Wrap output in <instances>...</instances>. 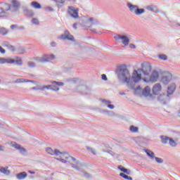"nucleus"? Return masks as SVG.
Segmentation results:
<instances>
[{"instance_id":"nucleus-27","label":"nucleus","mask_w":180,"mask_h":180,"mask_svg":"<svg viewBox=\"0 0 180 180\" xmlns=\"http://www.w3.org/2000/svg\"><path fill=\"white\" fill-rule=\"evenodd\" d=\"M24 13L25 15H26V16H30V18L34 15V13L33 12V11L29 10L28 8H25L24 10Z\"/></svg>"},{"instance_id":"nucleus-2","label":"nucleus","mask_w":180,"mask_h":180,"mask_svg":"<svg viewBox=\"0 0 180 180\" xmlns=\"http://www.w3.org/2000/svg\"><path fill=\"white\" fill-rule=\"evenodd\" d=\"M117 75L119 81L122 84H127V86L130 87V71L127 69V67L124 65H122L119 67Z\"/></svg>"},{"instance_id":"nucleus-42","label":"nucleus","mask_w":180,"mask_h":180,"mask_svg":"<svg viewBox=\"0 0 180 180\" xmlns=\"http://www.w3.org/2000/svg\"><path fill=\"white\" fill-rule=\"evenodd\" d=\"M165 98H167V96L165 94L160 95L158 97V101H160V102H164Z\"/></svg>"},{"instance_id":"nucleus-43","label":"nucleus","mask_w":180,"mask_h":180,"mask_svg":"<svg viewBox=\"0 0 180 180\" xmlns=\"http://www.w3.org/2000/svg\"><path fill=\"white\" fill-rule=\"evenodd\" d=\"M154 160H155L158 164H162L164 162V160L161 158L155 157Z\"/></svg>"},{"instance_id":"nucleus-46","label":"nucleus","mask_w":180,"mask_h":180,"mask_svg":"<svg viewBox=\"0 0 180 180\" xmlns=\"http://www.w3.org/2000/svg\"><path fill=\"white\" fill-rule=\"evenodd\" d=\"M102 103H103L106 106H108L110 103H112V102H110V101L103 99L102 100Z\"/></svg>"},{"instance_id":"nucleus-63","label":"nucleus","mask_w":180,"mask_h":180,"mask_svg":"<svg viewBox=\"0 0 180 180\" xmlns=\"http://www.w3.org/2000/svg\"><path fill=\"white\" fill-rule=\"evenodd\" d=\"M52 1H54L55 0H52Z\"/></svg>"},{"instance_id":"nucleus-13","label":"nucleus","mask_w":180,"mask_h":180,"mask_svg":"<svg viewBox=\"0 0 180 180\" xmlns=\"http://www.w3.org/2000/svg\"><path fill=\"white\" fill-rule=\"evenodd\" d=\"M62 40H69L70 41H75L74 36H72L68 31H65L64 34L60 36Z\"/></svg>"},{"instance_id":"nucleus-49","label":"nucleus","mask_w":180,"mask_h":180,"mask_svg":"<svg viewBox=\"0 0 180 180\" xmlns=\"http://www.w3.org/2000/svg\"><path fill=\"white\" fill-rule=\"evenodd\" d=\"M46 11L47 12H53L54 11V8H53L51 6H48V7H46Z\"/></svg>"},{"instance_id":"nucleus-21","label":"nucleus","mask_w":180,"mask_h":180,"mask_svg":"<svg viewBox=\"0 0 180 180\" xmlns=\"http://www.w3.org/2000/svg\"><path fill=\"white\" fill-rule=\"evenodd\" d=\"M25 82H32V80L26 79L24 78H19L13 82V84H23Z\"/></svg>"},{"instance_id":"nucleus-14","label":"nucleus","mask_w":180,"mask_h":180,"mask_svg":"<svg viewBox=\"0 0 180 180\" xmlns=\"http://www.w3.org/2000/svg\"><path fill=\"white\" fill-rule=\"evenodd\" d=\"M20 6V3L18 1V0L12 1V6H10V11H13V12H16L19 7Z\"/></svg>"},{"instance_id":"nucleus-3","label":"nucleus","mask_w":180,"mask_h":180,"mask_svg":"<svg viewBox=\"0 0 180 180\" xmlns=\"http://www.w3.org/2000/svg\"><path fill=\"white\" fill-rule=\"evenodd\" d=\"M16 65H22L23 61L21 58L15 57L14 58H0V64H15Z\"/></svg>"},{"instance_id":"nucleus-37","label":"nucleus","mask_w":180,"mask_h":180,"mask_svg":"<svg viewBox=\"0 0 180 180\" xmlns=\"http://www.w3.org/2000/svg\"><path fill=\"white\" fill-rule=\"evenodd\" d=\"M169 144L171 146V147H175L176 146V142H175L173 139L169 138Z\"/></svg>"},{"instance_id":"nucleus-58","label":"nucleus","mask_w":180,"mask_h":180,"mask_svg":"<svg viewBox=\"0 0 180 180\" xmlns=\"http://www.w3.org/2000/svg\"><path fill=\"white\" fill-rule=\"evenodd\" d=\"M73 27H74V29H77V23L73 24Z\"/></svg>"},{"instance_id":"nucleus-62","label":"nucleus","mask_w":180,"mask_h":180,"mask_svg":"<svg viewBox=\"0 0 180 180\" xmlns=\"http://www.w3.org/2000/svg\"><path fill=\"white\" fill-rule=\"evenodd\" d=\"M30 174H34V172H30Z\"/></svg>"},{"instance_id":"nucleus-7","label":"nucleus","mask_w":180,"mask_h":180,"mask_svg":"<svg viewBox=\"0 0 180 180\" xmlns=\"http://www.w3.org/2000/svg\"><path fill=\"white\" fill-rule=\"evenodd\" d=\"M160 79V73L158 71L153 70L150 74V77L148 78L143 79L144 82H157Z\"/></svg>"},{"instance_id":"nucleus-52","label":"nucleus","mask_w":180,"mask_h":180,"mask_svg":"<svg viewBox=\"0 0 180 180\" xmlns=\"http://www.w3.org/2000/svg\"><path fill=\"white\" fill-rule=\"evenodd\" d=\"M0 53L1 54H5V53H6V51H5V49L2 48V46H0Z\"/></svg>"},{"instance_id":"nucleus-57","label":"nucleus","mask_w":180,"mask_h":180,"mask_svg":"<svg viewBox=\"0 0 180 180\" xmlns=\"http://www.w3.org/2000/svg\"><path fill=\"white\" fill-rule=\"evenodd\" d=\"M0 151H5V147L0 145Z\"/></svg>"},{"instance_id":"nucleus-45","label":"nucleus","mask_w":180,"mask_h":180,"mask_svg":"<svg viewBox=\"0 0 180 180\" xmlns=\"http://www.w3.org/2000/svg\"><path fill=\"white\" fill-rule=\"evenodd\" d=\"M103 153H107V154H109L110 155H112L113 157L114 153L111 150H106L105 149H102Z\"/></svg>"},{"instance_id":"nucleus-55","label":"nucleus","mask_w":180,"mask_h":180,"mask_svg":"<svg viewBox=\"0 0 180 180\" xmlns=\"http://www.w3.org/2000/svg\"><path fill=\"white\" fill-rule=\"evenodd\" d=\"M129 48H130V49H136V45H134V44H129Z\"/></svg>"},{"instance_id":"nucleus-17","label":"nucleus","mask_w":180,"mask_h":180,"mask_svg":"<svg viewBox=\"0 0 180 180\" xmlns=\"http://www.w3.org/2000/svg\"><path fill=\"white\" fill-rule=\"evenodd\" d=\"M11 147H13L14 148L19 150L20 153H26V149H25L23 147L20 146V145L15 142H11Z\"/></svg>"},{"instance_id":"nucleus-6","label":"nucleus","mask_w":180,"mask_h":180,"mask_svg":"<svg viewBox=\"0 0 180 180\" xmlns=\"http://www.w3.org/2000/svg\"><path fill=\"white\" fill-rule=\"evenodd\" d=\"M141 68L139 69V72H143V75L148 76L151 73V70H153V67L151 66V63H143L141 65Z\"/></svg>"},{"instance_id":"nucleus-22","label":"nucleus","mask_w":180,"mask_h":180,"mask_svg":"<svg viewBox=\"0 0 180 180\" xmlns=\"http://www.w3.org/2000/svg\"><path fill=\"white\" fill-rule=\"evenodd\" d=\"M127 6H128L129 9L131 11V12H132V13H136V11H137V8H139V6H137L136 5H133L130 3H129L127 4Z\"/></svg>"},{"instance_id":"nucleus-59","label":"nucleus","mask_w":180,"mask_h":180,"mask_svg":"<svg viewBox=\"0 0 180 180\" xmlns=\"http://www.w3.org/2000/svg\"><path fill=\"white\" fill-rule=\"evenodd\" d=\"M120 95H126V93H124V92H121V93H120Z\"/></svg>"},{"instance_id":"nucleus-23","label":"nucleus","mask_w":180,"mask_h":180,"mask_svg":"<svg viewBox=\"0 0 180 180\" xmlns=\"http://www.w3.org/2000/svg\"><path fill=\"white\" fill-rule=\"evenodd\" d=\"M175 88H176L175 84L173 83L170 84V86L167 89V94L169 95H172V94H174V91H175Z\"/></svg>"},{"instance_id":"nucleus-10","label":"nucleus","mask_w":180,"mask_h":180,"mask_svg":"<svg viewBox=\"0 0 180 180\" xmlns=\"http://www.w3.org/2000/svg\"><path fill=\"white\" fill-rule=\"evenodd\" d=\"M79 10L78 8H75L74 6H69L68 8V13L71 16V18H73L74 19H78L79 16L78 15Z\"/></svg>"},{"instance_id":"nucleus-33","label":"nucleus","mask_w":180,"mask_h":180,"mask_svg":"<svg viewBox=\"0 0 180 180\" xmlns=\"http://www.w3.org/2000/svg\"><path fill=\"white\" fill-rule=\"evenodd\" d=\"M31 6H33L34 9H41V5L40 4L37 3V1H32L31 3Z\"/></svg>"},{"instance_id":"nucleus-56","label":"nucleus","mask_w":180,"mask_h":180,"mask_svg":"<svg viewBox=\"0 0 180 180\" xmlns=\"http://www.w3.org/2000/svg\"><path fill=\"white\" fill-rule=\"evenodd\" d=\"M51 47H56V46H57V44H56V42H52L51 43Z\"/></svg>"},{"instance_id":"nucleus-9","label":"nucleus","mask_w":180,"mask_h":180,"mask_svg":"<svg viewBox=\"0 0 180 180\" xmlns=\"http://www.w3.org/2000/svg\"><path fill=\"white\" fill-rule=\"evenodd\" d=\"M56 56L54 55H44L41 57L36 58V61L38 63H48L51 60H54Z\"/></svg>"},{"instance_id":"nucleus-5","label":"nucleus","mask_w":180,"mask_h":180,"mask_svg":"<svg viewBox=\"0 0 180 180\" xmlns=\"http://www.w3.org/2000/svg\"><path fill=\"white\" fill-rule=\"evenodd\" d=\"M141 81V72L137 70H134L132 75L130 77V87L132 88L131 85L134 84H137V82Z\"/></svg>"},{"instance_id":"nucleus-8","label":"nucleus","mask_w":180,"mask_h":180,"mask_svg":"<svg viewBox=\"0 0 180 180\" xmlns=\"http://www.w3.org/2000/svg\"><path fill=\"white\" fill-rule=\"evenodd\" d=\"M98 23V21H96V19L91 17H84L83 18V26H85L86 27H91V26H94V25H96Z\"/></svg>"},{"instance_id":"nucleus-38","label":"nucleus","mask_w":180,"mask_h":180,"mask_svg":"<svg viewBox=\"0 0 180 180\" xmlns=\"http://www.w3.org/2000/svg\"><path fill=\"white\" fill-rule=\"evenodd\" d=\"M129 130L132 133H137V131H139V127H134V126L132 125V126L130 127Z\"/></svg>"},{"instance_id":"nucleus-30","label":"nucleus","mask_w":180,"mask_h":180,"mask_svg":"<svg viewBox=\"0 0 180 180\" xmlns=\"http://www.w3.org/2000/svg\"><path fill=\"white\" fill-rule=\"evenodd\" d=\"M135 95H138L139 96H141L143 91H141V86H139L136 89H134Z\"/></svg>"},{"instance_id":"nucleus-48","label":"nucleus","mask_w":180,"mask_h":180,"mask_svg":"<svg viewBox=\"0 0 180 180\" xmlns=\"http://www.w3.org/2000/svg\"><path fill=\"white\" fill-rule=\"evenodd\" d=\"M159 58H160V60H165L167 59V55L162 54V55H160V56H159Z\"/></svg>"},{"instance_id":"nucleus-53","label":"nucleus","mask_w":180,"mask_h":180,"mask_svg":"<svg viewBox=\"0 0 180 180\" xmlns=\"http://www.w3.org/2000/svg\"><path fill=\"white\" fill-rule=\"evenodd\" d=\"M101 78L103 81H108V77H106V75H102Z\"/></svg>"},{"instance_id":"nucleus-24","label":"nucleus","mask_w":180,"mask_h":180,"mask_svg":"<svg viewBox=\"0 0 180 180\" xmlns=\"http://www.w3.org/2000/svg\"><path fill=\"white\" fill-rule=\"evenodd\" d=\"M10 27L12 30H25V27L23 26H19L16 24L11 25Z\"/></svg>"},{"instance_id":"nucleus-15","label":"nucleus","mask_w":180,"mask_h":180,"mask_svg":"<svg viewBox=\"0 0 180 180\" xmlns=\"http://www.w3.org/2000/svg\"><path fill=\"white\" fill-rule=\"evenodd\" d=\"M161 84L160 83H156L152 89L153 91V94L154 95H158V94H160V92H161Z\"/></svg>"},{"instance_id":"nucleus-11","label":"nucleus","mask_w":180,"mask_h":180,"mask_svg":"<svg viewBox=\"0 0 180 180\" xmlns=\"http://www.w3.org/2000/svg\"><path fill=\"white\" fill-rule=\"evenodd\" d=\"M51 83L52 84L51 88L53 92H58V91H60V87L64 86V83L61 82L51 81Z\"/></svg>"},{"instance_id":"nucleus-31","label":"nucleus","mask_w":180,"mask_h":180,"mask_svg":"<svg viewBox=\"0 0 180 180\" xmlns=\"http://www.w3.org/2000/svg\"><path fill=\"white\" fill-rule=\"evenodd\" d=\"M58 8H61L65 4V0H54Z\"/></svg>"},{"instance_id":"nucleus-60","label":"nucleus","mask_w":180,"mask_h":180,"mask_svg":"<svg viewBox=\"0 0 180 180\" xmlns=\"http://www.w3.org/2000/svg\"><path fill=\"white\" fill-rule=\"evenodd\" d=\"M66 1H68L70 2H72V1H75V0H66Z\"/></svg>"},{"instance_id":"nucleus-19","label":"nucleus","mask_w":180,"mask_h":180,"mask_svg":"<svg viewBox=\"0 0 180 180\" xmlns=\"http://www.w3.org/2000/svg\"><path fill=\"white\" fill-rule=\"evenodd\" d=\"M46 151L47 153V154H50V155H56L58 153V150L56 149V150H53L51 149V148H46Z\"/></svg>"},{"instance_id":"nucleus-29","label":"nucleus","mask_w":180,"mask_h":180,"mask_svg":"<svg viewBox=\"0 0 180 180\" xmlns=\"http://www.w3.org/2000/svg\"><path fill=\"white\" fill-rule=\"evenodd\" d=\"M118 168L122 171V172H124V174H127V175H130L131 171L129 169H127L124 168L123 166L120 165L118 167Z\"/></svg>"},{"instance_id":"nucleus-16","label":"nucleus","mask_w":180,"mask_h":180,"mask_svg":"<svg viewBox=\"0 0 180 180\" xmlns=\"http://www.w3.org/2000/svg\"><path fill=\"white\" fill-rule=\"evenodd\" d=\"M142 95L146 98L151 96V89L150 88V86H147L143 89V90L142 91Z\"/></svg>"},{"instance_id":"nucleus-47","label":"nucleus","mask_w":180,"mask_h":180,"mask_svg":"<svg viewBox=\"0 0 180 180\" xmlns=\"http://www.w3.org/2000/svg\"><path fill=\"white\" fill-rule=\"evenodd\" d=\"M27 65L30 68H34V67H36V63H34L33 62H30V63H28Z\"/></svg>"},{"instance_id":"nucleus-12","label":"nucleus","mask_w":180,"mask_h":180,"mask_svg":"<svg viewBox=\"0 0 180 180\" xmlns=\"http://www.w3.org/2000/svg\"><path fill=\"white\" fill-rule=\"evenodd\" d=\"M172 79V74L170 72H166L162 77L161 81L162 84L165 85H167L171 82V80Z\"/></svg>"},{"instance_id":"nucleus-1","label":"nucleus","mask_w":180,"mask_h":180,"mask_svg":"<svg viewBox=\"0 0 180 180\" xmlns=\"http://www.w3.org/2000/svg\"><path fill=\"white\" fill-rule=\"evenodd\" d=\"M56 156L59 157L56 158L58 161H60L61 162H63V164H67V162L72 164V167L77 171H79V168L82 167V165L78 162L76 158H72V156H70V155L67 153H61L58 150Z\"/></svg>"},{"instance_id":"nucleus-39","label":"nucleus","mask_w":180,"mask_h":180,"mask_svg":"<svg viewBox=\"0 0 180 180\" xmlns=\"http://www.w3.org/2000/svg\"><path fill=\"white\" fill-rule=\"evenodd\" d=\"M120 176H122L124 179H128V180H133V178L124 174V173H120Z\"/></svg>"},{"instance_id":"nucleus-18","label":"nucleus","mask_w":180,"mask_h":180,"mask_svg":"<svg viewBox=\"0 0 180 180\" xmlns=\"http://www.w3.org/2000/svg\"><path fill=\"white\" fill-rule=\"evenodd\" d=\"M15 176L17 179L23 180L27 177V173H26L25 172H22L20 173L17 174Z\"/></svg>"},{"instance_id":"nucleus-50","label":"nucleus","mask_w":180,"mask_h":180,"mask_svg":"<svg viewBox=\"0 0 180 180\" xmlns=\"http://www.w3.org/2000/svg\"><path fill=\"white\" fill-rule=\"evenodd\" d=\"M7 15H8V14H6V12H5V11H1V12L0 13V18H4V17H5V16H7Z\"/></svg>"},{"instance_id":"nucleus-44","label":"nucleus","mask_w":180,"mask_h":180,"mask_svg":"<svg viewBox=\"0 0 180 180\" xmlns=\"http://www.w3.org/2000/svg\"><path fill=\"white\" fill-rule=\"evenodd\" d=\"M32 25H39V20L37 18H32Z\"/></svg>"},{"instance_id":"nucleus-4","label":"nucleus","mask_w":180,"mask_h":180,"mask_svg":"<svg viewBox=\"0 0 180 180\" xmlns=\"http://www.w3.org/2000/svg\"><path fill=\"white\" fill-rule=\"evenodd\" d=\"M115 40L117 41V43H122L124 46H129L130 43V35H120L117 34L114 37Z\"/></svg>"},{"instance_id":"nucleus-61","label":"nucleus","mask_w":180,"mask_h":180,"mask_svg":"<svg viewBox=\"0 0 180 180\" xmlns=\"http://www.w3.org/2000/svg\"><path fill=\"white\" fill-rule=\"evenodd\" d=\"M89 174L88 173H85V176H88Z\"/></svg>"},{"instance_id":"nucleus-20","label":"nucleus","mask_w":180,"mask_h":180,"mask_svg":"<svg viewBox=\"0 0 180 180\" xmlns=\"http://www.w3.org/2000/svg\"><path fill=\"white\" fill-rule=\"evenodd\" d=\"M27 50H28V49L25 48L23 46H20L16 49V53L17 54H25V53L27 52Z\"/></svg>"},{"instance_id":"nucleus-40","label":"nucleus","mask_w":180,"mask_h":180,"mask_svg":"<svg viewBox=\"0 0 180 180\" xmlns=\"http://www.w3.org/2000/svg\"><path fill=\"white\" fill-rule=\"evenodd\" d=\"M7 48L8 49L9 51H11V53H16V49H15V46L8 45L7 46Z\"/></svg>"},{"instance_id":"nucleus-51","label":"nucleus","mask_w":180,"mask_h":180,"mask_svg":"<svg viewBox=\"0 0 180 180\" xmlns=\"http://www.w3.org/2000/svg\"><path fill=\"white\" fill-rule=\"evenodd\" d=\"M147 9H148V11H150L151 12H154L155 11L154 9H155V8L153 7V6H148Z\"/></svg>"},{"instance_id":"nucleus-41","label":"nucleus","mask_w":180,"mask_h":180,"mask_svg":"<svg viewBox=\"0 0 180 180\" xmlns=\"http://www.w3.org/2000/svg\"><path fill=\"white\" fill-rule=\"evenodd\" d=\"M88 151H90L91 154H94V155H98V153H96V150L92 148L87 147L86 148Z\"/></svg>"},{"instance_id":"nucleus-34","label":"nucleus","mask_w":180,"mask_h":180,"mask_svg":"<svg viewBox=\"0 0 180 180\" xmlns=\"http://www.w3.org/2000/svg\"><path fill=\"white\" fill-rule=\"evenodd\" d=\"M146 12V10L143 8H139V7L136 8V11H135V15L137 16H140V15H143Z\"/></svg>"},{"instance_id":"nucleus-32","label":"nucleus","mask_w":180,"mask_h":180,"mask_svg":"<svg viewBox=\"0 0 180 180\" xmlns=\"http://www.w3.org/2000/svg\"><path fill=\"white\" fill-rule=\"evenodd\" d=\"M145 153H146L147 155L150 157L151 160H154V158H155V154H154L153 152L150 150H146Z\"/></svg>"},{"instance_id":"nucleus-54","label":"nucleus","mask_w":180,"mask_h":180,"mask_svg":"<svg viewBox=\"0 0 180 180\" xmlns=\"http://www.w3.org/2000/svg\"><path fill=\"white\" fill-rule=\"evenodd\" d=\"M109 109H115V105H112V104H108V105L107 106Z\"/></svg>"},{"instance_id":"nucleus-25","label":"nucleus","mask_w":180,"mask_h":180,"mask_svg":"<svg viewBox=\"0 0 180 180\" xmlns=\"http://www.w3.org/2000/svg\"><path fill=\"white\" fill-rule=\"evenodd\" d=\"M0 172L4 175H11V171L8 169V167H0Z\"/></svg>"},{"instance_id":"nucleus-26","label":"nucleus","mask_w":180,"mask_h":180,"mask_svg":"<svg viewBox=\"0 0 180 180\" xmlns=\"http://www.w3.org/2000/svg\"><path fill=\"white\" fill-rule=\"evenodd\" d=\"M32 82V84H34V85H37V87L34 86V87H32V91H41V89L40 88H41V86H39L40 84L38 82H36V81H32L30 82Z\"/></svg>"},{"instance_id":"nucleus-28","label":"nucleus","mask_w":180,"mask_h":180,"mask_svg":"<svg viewBox=\"0 0 180 180\" xmlns=\"http://www.w3.org/2000/svg\"><path fill=\"white\" fill-rule=\"evenodd\" d=\"M160 139L162 140V144H168V143H169L170 138L167 136H161Z\"/></svg>"},{"instance_id":"nucleus-35","label":"nucleus","mask_w":180,"mask_h":180,"mask_svg":"<svg viewBox=\"0 0 180 180\" xmlns=\"http://www.w3.org/2000/svg\"><path fill=\"white\" fill-rule=\"evenodd\" d=\"M103 112L104 115H107V116H109L110 117H113V116H116V114L113 111L103 110Z\"/></svg>"},{"instance_id":"nucleus-36","label":"nucleus","mask_w":180,"mask_h":180,"mask_svg":"<svg viewBox=\"0 0 180 180\" xmlns=\"http://www.w3.org/2000/svg\"><path fill=\"white\" fill-rule=\"evenodd\" d=\"M39 89H41V91H46V89H47L48 91H52L51 84L43 86L41 88H39Z\"/></svg>"}]
</instances>
